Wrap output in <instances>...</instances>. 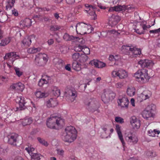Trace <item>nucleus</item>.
<instances>
[{
	"instance_id": "423d86ee",
	"label": "nucleus",
	"mask_w": 160,
	"mask_h": 160,
	"mask_svg": "<svg viewBox=\"0 0 160 160\" xmlns=\"http://www.w3.org/2000/svg\"><path fill=\"white\" fill-rule=\"evenodd\" d=\"M122 49L125 52L132 54V57H136L138 55H140L141 53V49L138 48L136 47L123 45L122 47Z\"/></svg>"
},
{
	"instance_id": "052dcab7",
	"label": "nucleus",
	"mask_w": 160,
	"mask_h": 160,
	"mask_svg": "<svg viewBox=\"0 0 160 160\" xmlns=\"http://www.w3.org/2000/svg\"><path fill=\"white\" fill-rule=\"evenodd\" d=\"M65 69L68 71H71V67L70 64H67L65 67Z\"/></svg>"
},
{
	"instance_id": "de8ad7c7",
	"label": "nucleus",
	"mask_w": 160,
	"mask_h": 160,
	"mask_svg": "<svg viewBox=\"0 0 160 160\" xmlns=\"http://www.w3.org/2000/svg\"><path fill=\"white\" fill-rule=\"evenodd\" d=\"M40 57L41 58H42L45 62H47L48 60V57L46 54L44 53H39Z\"/></svg>"
},
{
	"instance_id": "9b49d317",
	"label": "nucleus",
	"mask_w": 160,
	"mask_h": 160,
	"mask_svg": "<svg viewBox=\"0 0 160 160\" xmlns=\"http://www.w3.org/2000/svg\"><path fill=\"white\" fill-rule=\"evenodd\" d=\"M36 36L32 34L24 38L21 42V47L23 48L29 47L31 44L32 41L35 40Z\"/></svg>"
},
{
	"instance_id": "09e8293b",
	"label": "nucleus",
	"mask_w": 160,
	"mask_h": 160,
	"mask_svg": "<svg viewBox=\"0 0 160 160\" xmlns=\"http://www.w3.org/2000/svg\"><path fill=\"white\" fill-rule=\"evenodd\" d=\"M115 120L116 122L121 124L123 123L124 122L123 119L119 117H116L115 118Z\"/></svg>"
},
{
	"instance_id": "b1692460",
	"label": "nucleus",
	"mask_w": 160,
	"mask_h": 160,
	"mask_svg": "<svg viewBox=\"0 0 160 160\" xmlns=\"http://www.w3.org/2000/svg\"><path fill=\"white\" fill-rule=\"evenodd\" d=\"M118 104L122 108H128L129 103V100L126 97H123L119 99L118 101Z\"/></svg>"
},
{
	"instance_id": "bb28decb",
	"label": "nucleus",
	"mask_w": 160,
	"mask_h": 160,
	"mask_svg": "<svg viewBox=\"0 0 160 160\" xmlns=\"http://www.w3.org/2000/svg\"><path fill=\"white\" fill-rule=\"evenodd\" d=\"M10 88L14 90L22 92L24 88V85L21 82L14 83L11 86Z\"/></svg>"
},
{
	"instance_id": "412c9836",
	"label": "nucleus",
	"mask_w": 160,
	"mask_h": 160,
	"mask_svg": "<svg viewBox=\"0 0 160 160\" xmlns=\"http://www.w3.org/2000/svg\"><path fill=\"white\" fill-rule=\"evenodd\" d=\"M51 78V77L47 75H42L41 78L38 82V85L40 87H42L44 85L48 84Z\"/></svg>"
},
{
	"instance_id": "aec40b11",
	"label": "nucleus",
	"mask_w": 160,
	"mask_h": 160,
	"mask_svg": "<svg viewBox=\"0 0 160 160\" xmlns=\"http://www.w3.org/2000/svg\"><path fill=\"white\" fill-rule=\"evenodd\" d=\"M106 95H107L108 97L106 98H105V94H103L102 95V98L104 101V103H107L109 102L111 100H112L115 98L116 94L112 91L108 90V92H107Z\"/></svg>"
},
{
	"instance_id": "6e6552de",
	"label": "nucleus",
	"mask_w": 160,
	"mask_h": 160,
	"mask_svg": "<svg viewBox=\"0 0 160 160\" xmlns=\"http://www.w3.org/2000/svg\"><path fill=\"white\" fill-rule=\"evenodd\" d=\"M125 139L128 143L130 145L136 144L138 141L137 137L130 132L126 133Z\"/></svg>"
},
{
	"instance_id": "a211bd4d",
	"label": "nucleus",
	"mask_w": 160,
	"mask_h": 160,
	"mask_svg": "<svg viewBox=\"0 0 160 160\" xmlns=\"http://www.w3.org/2000/svg\"><path fill=\"white\" fill-rule=\"evenodd\" d=\"M121 127L118 124H116L115 126V129L117 133L118 138L121 141L122 147L125 149V143L123 139V137L121 131Z\"/></svg>"
},
{
	"instance_id": "0e129e2a",
	"label": "nucleus",
	"mask_w": 160,
	"mask_h": 160,
	"mask_svg": "<svg viewBox=\"0 0 160 160\" xmlns=\"http://www.w3.org/2000/svg\"><path fill=\"white\" fill-rule=\"evenodd\" d=\"M123 86L121 82L117 83L116 85L115 86L117 88H121Z\"/></svg>"
},
{
	"instance_id": "a878e982",
	"label": "nucleus",
	"mask_w": 160,
	"mask_h": 160,
	"mask_svg": "<svg viewBox=\"0 0 160 160\" xmlns=\"http://www.w3.org/2000/svg\"><path fill=\"white\" fill-rule=\"evenodd\" d=\"M85 6L87 8L86 11L90 16H93V19L95 20L96 18L97 15L92 6L87 4L85 5Z\"/></svg>"
},
{
	"instance_id": "6e6d98bb",
	"label": "nucleus",
	"mask_w": 160,
	"mask_h": 160,
	"mask_svg": "<svg viewBox=\"0 0 160 160\" xmlns=\"http://www.w3.org/2000/svg\"><path fill=\"white\" fill-rule=\"evenodd\" d=\"M36 17L38 18V20L40 21H42V18L45 21H48V18L46 17H42V16H38V15L36 16Z\"/></svg>"
},
{
	"instance_id": "69168bd1",
	"label": "nucleus",
	"mask_w": 160,
	"mask_h": 160,
	"mask_svg": "<svg viewBox=\"0 0 160 160\" xmlns=\"http://www.w3.org/2000/svg\"><path fill=\"white\" fill-rule=\"evenodd\" d=\"M119 1V0H109L108 1L109 3H112L113 4H115L118 2Z\"/></svg>"
},
{
	"instance_id": "f03ea898",
	"label": "nucleus",
	"mask_w": 160,
	"mask_h": 160,
	"mask_svg": "<svg viewBox=\"0 0 160 160\" xmlns=\"http://www.w3.org/2000/svg\"><path fill=\"white\" fill-rule=\"evenodd\" d=\"M77 132L74 127L72 126L67 127L62 136V139L66 142H73L77 137Z\"/></svg>"
},
{
	"instance_id": "13d9d810",
	"label": "nucleus",
	"mask_w": 160,
	"mask_h": 160,
	"mask_svg": "<svg viewBox=\"0 0 160 160\" xmlns=\"http://www.w3.org/2000/svg\"><path fill=\"white\" fill-rule=\"evenodd\" d=\"M66 3L68 5L73 4L75 2V0H65Z\"/></svg>"
},
{
	"instance_id": "5fc2aeb1",
	"label": "nucleus",
	"mask_w": 160,
	"mask_h": 160,
	"mask_svg": "<svg viewBox=\"0 0 160 160\" xmlns=\"http://www.w3.org/2000/svg\"><path fill=\"white\" fill-rule=\"evenodd\" d=\"M108 92V89H104L103 91V92L102 93L101 95V98L102 99V101L104 102V101L103 100V98H102V95L103 94H105V98H107L108 97V96H107V95H106V93H107L106 92Z\"/></svg>"
},
{
	"instance_id": "4be33fe9",
	"label": "nucleus",
	"mask_w": 160,
	"mask_h": 160,
	"mask_svg": "<svg viewBox=\"0 0 160 160\" xmlns=\"http://www.w3.org/2000/svg\"><path fill=\"white\" fill-rule=\"evenodd\" d=\"M18 135L16 133H12L8 136V142L11 145L15 146L16 145L17 141Z\"/></svg>"
},
{
	"instance_id": "c85d7f7f",
	"label": "nucleus",
	"mask_w": 160,
	"mask_h": 160,
	"mask_svg": "<svg viewBox=\"0 0 160 160\" xmlns=\"http://www.w3.org/2000/svg\"><path fill=\"white\" fill-rule=\"evenodd\" d=\"M81 64L79 62H74L72 64V68L76 71H79L81 69Z\"/></svg>"
},
{
	"instance_id": "c9c22d12",
	"label": "nucleus",
	"mask_w": 160,
	"mask_h": 160,
	"mask_svg": "<svg viewBox=\"0 0 160 160\" xmlns=\"http://www.w3.org/2000/svg\"><path fill=\"white\" fill-rule=\"evenodd\" d=\"M35 95L38 98H42L47 97L48 96V94L46 93L40 91H37L35 93Z\"/></svg>"
},
{
	"instance_id": "5701e85b",
	"label": "nucleus",
	"mask_w": 160,
	"mask_h": 160,
	"mask_svg": "<svg viewBox=\"0 0 160 160\" xmlns=\"http://www.w3.org/2000/svg\"><path fill=\"white\" fill-rule=\"evenodd\" d=\"M150 27V25L147 26L145 24L142 22L140 24V28H136L135 30V32L139 34H144L145 30H147Z\"/></svg>"
},
{
	"instance_id": "c03bdc74",
	"label": "nucleus",
	"mask_w": 160,
	"mask_h": 160,
	"mask_svg": "<svg viewBox=\"0 0 160 160\" xmlns=\"http://www.w3.org/2000/svg\"><path fill=\"white\" fill-rule=\"evenodd\" d=\"M41 59V58L40 57V53H38L35 59L34 62L35 63L38 65L40 66V60Z\"/></svg>"
},
{
	"instance_id": "6ab92c4d",
	"label": "nucleus",
	"mask_w": 160,
	"mask_h": 160,
	"mask_svg": "<svg viewBox=\"0 0 160 160\" xmlns=\"http://www.w3.org/2000/svg\"><path fill=\"white\" fill-rule=\"evenodd\" d=\"M19 56L16 54V52H12L6 53L4 57L3 58L4 60H8L12 58L11 62L13 64L14 61L16 59L19 58Z\"/></svg>"
},
{
	"instance_id": "1a4fd4ad",
	"label": "nucleus",
	"mask_w": 160,
	"mask_h": 160,
	"mask_svg": "<svg viewBox=\"0 0 160 160\" xmlns=\"http://www.w3.org/2000/svg\"><path fill=\"white\" fill-rule=\"evenodd\" d=\"M111 76L113 78L118 77L119 79H123L128 77V72L124 70L121 69L118 70H114L111 72Z\"/></svg>"
},
{
	"instance_id": "2eb2a0df",
	"label": "nucleus",
	"mask_w": 160,
	"mask_h": 160,
	"mask_svg": "<svg viewBox=\"0 0 160 160\" xmlns=\"http://www.w3.org/2000/svg\"><path fill=\"white\" fill-rule=\"evenodd\" d=\"M151 92L149 90H146L143 91L139 94L137 97L138 102H141L150 98L151 95Z\"/></svg>"
},
{
	"instance_id": "393cba45",
	"label": "nucleus",
	"mask_w": 160,
	"mask_h": 160,
	"mask_svg": "<svg viewBox=\"0 0 160 160\" xmlns=\"http://www.w3.org/2000/svg\"><path fill=\"white\" fill-rule=\"evenodd\" d=\"M58 102L56 98H50L46 102V104L48 108H53L57 106Z\"/></svg>"
},
{
	"instance_id": "e2e57ef3",
	"label": "nucleus",
	"mask_w": 160,
	"mask_h": 160,
	"mask_svg": "<svg viewBox=\"0 0 160 160\" xmlns=\"http://www.w3.org/2000/svg\"><path fill=\"white\" fill-rule=\"evenodd\" d=\"M2 26L0 25V39L3 38V31L2 30Z\"/></svg>"
},
{
	"instance_id": "9d476101",
	"label": "nucleus",
	"mask_w": 160,
	"mask_h": 160,
	"mask_svg": "<svg viewBox=\"0 0 160 160\" xmlns=\"http://www.w3.org/2000/svg\"><path fill=\"white\" fill-rule=\"evenodd\" d=\"M25 150L31 156V160H40L42 155L39 154L34 153L33 152L35 150L32 146H28L25 148Z\"/></svg>"
},
{
	"instance_id": "3c124183",
	"label": "nucleus",
	"mask_w": 160,
	"mask_h": 160,
	"mask_svg": "<svg viewBox=\"0 0 160 160\" xmlns=\"http://www.w3.org/2000/svg\"><path fill=\"white\" fill-rule=\"evenodd\" d=\"M106 64L105 63L98 61L97 66V68H102L105 67Z\"/></svg>"
},
{
	"instance_id": "f704fd0d",
	"label": "nucleus",
	"mask_w": 160,
	"mask_h": 160,
	"mask_svg": "<svg viewBox=\"0 0 160 160\" xmlns=\"http://www.w3.org/2000/svg\"><path fill=\"white\" fill-rule=\"evenodd\" d=\"M160 131L159 130H157L156 129L152 130H150L148 131V135L151 137H155L157 136L156 135H158L160 133Z\"/></svg>"
},
{
	"instance_id": "f8f14e48",
	"label": "nucleus",
	"mask_w": 160,
	"mask_h": 160,
	"mask_svg": "<svg viewBox=\"0 0 160 160\" xmlns=\"http://www.w3.org/2000/svg\"><path fill=\"white\" fill-rule=\"evenodd\" d=\"M72 58L73 60L75 62H84L87 61L88 57L85 55L80 54L79 53L76 52L72 55Z\"/></svg>"
},
{
	"instance_id": "7c9ffc66",
	"label": "nucleus",
	"mask_w": 160,
	"mask_h": 160,
	"mask_svg": "<svg viewBox=\"0 0 160 160\" xmlns=\"http://www.w3.org/2000/svg\"><path fill=\"white\" fill-rule=\"evenodd\" d=\"M123 6L118 5L113 7H111L109 9V11L110 12L112 11H123Z\"/></svg>"
},
{
	"instance_id": "603ef678",
	"label": "nucleus",
	"mask_w": 160,
	"mask_h": 160,
	"mask_svg": "<svg viewBox=\"0 0 160 160\" xmlns=\"http://www.w3.org/2000/svg\"><path fill=\"white\" fill-rule=\"evenodd\" d=\"M98 61L97 60H93L91 61L89 63L91 64L92 66H94L97 68Z\"/></svg>"
},
{
	"instance_id": "864d4df0",
	"label": "nucleus",
	"mask_w": 160,
	"mask_h": 160,
	"mask_svg": "<svg viewBox=\"0 0 160 160\" xmlns=\"http://www.w3.org/2000/svg\"><path fill=\"white\" fill-rule=\"evenodd\" d=\"M123 9L124 11H125L126 10L128 11L129 10H132L133 9V8H132L130 5H123Z\"/></svg>"
},
{
	"instance_id": "7ed1b4c3",
	"label": "nucleus",
	"mask_w": 160,
	"mask_h": 160,
	"mask_svg": "<svg viewBox=\"0 0 160 160\" xmlns=\"http://www.w3.org/2000/svg\"><path fill=\"white\" fill-rule=\"evenodd\" d=\"M148 72V70L146 69H139L134 74V77L137 82L142 84L145 83L147 82L150 78Z\"/></svg>"
},
{
	"instance_id": "ea45409f",
	"label": "nucleus",
	"mask_w": 160,
	"mask_h": 160,
	"mask_svg": "<svg viewBox=\"0 0 160 160\" xmlns=\"http://www.w3.org/2000/svg\"><path fill=\"white\" fill-rule=\"evenodd\" d=\"M10 41V38L8 37L5 38L1 41V42L0 43V46H5L8 44Z\"/></svg>"
},
{
	"instance_id": "473e14b6",
	"label": "nucleus",
	"mask_w": 160,
	"mask_h": 160,
	"mask_svg": "<svg viewBox=\"0 0 160 160\" xmlns=\"http://www.w3.org/2000/svg\"><path fill=\"white\" fill-rule=\"evenodd\" d=\"M32 122L31 118H26L22 120V123L23 126H25L31 124Z\"/></svg>"
},
{
	"instance_id": "79ce46f5",
	"label": "nucleus",
	"mask_w": 160,
	"mask_h": 160,
	"mask_svg": "<svg viewBox=\"0 0 160 160\" xmlns=\"http://www.w3.org/2000/svg\"><path fill=\"white\" fill-rule=\"evenodd\" d=\"M14 69L15 71L16 75L19 77H20L23 74V72L21 70L20 68L16 67L14 68Z\"/></svg>"
},
{
	"instance_id": "4c0bfd02",
	"label": "nucleus",
	"mask_w": 160,
	"mask_h": 160,
	"mask_svg": "<svg viewBox=\"0 0 160 160\" xmlns=\"http://www.w3.org/2000/svg\"><path fill=\"white\" fill-rule=\"evenodd\" d=\"M76 38V37H73L72 35L70 36L67 33L64 34L63 36V38L66 41H71Z\"/></svg>"
},
{
	"instance_id": "72a5a7b5",
	"label": "nucleus",
	"mask_w": 160,
	"mask_h": 160,
	"mask_svg": "<svg viewBox=\"0 0 160 160\" xmlns=\"http://www.w3.org/2000/svg\"><path fill=\"white\" fill-rule=\"evenodd\" d=\"M16 0H7V4L6 6V10H10L13 7Z\"/></svg>"
},
{
	"instance_id": "8fccbe9b",
	"label": "nucleus",
	"mask_w": 160,
	"mask_h": 160,
	"mask_svg": "<svg viewBox=\"0 0 160 160\" xmlns=\"http://www.w3.org/2000/svg\"><path fill=\"white\" fill-rule=\"evenodd\" d=\"M38 141L41 143H42V144L44 145V146H47L48 145V143L46 141H45L44 140L40 138H38Z\"/></svg>"
},
{
	"instance_id": "dca6fc26",
	"label": "nucleus",
	"mask_w": 160,
	"mask_h": 160,
	"mask_svg": "<svg viewBox=\"0 0 160 160\" xmlns=\"http://www.w3.org/2000/svg\"><path fill=\"white\" fill-rule=\"evenodd\" d=\"M138 64L142 68L147 67L149 68H151L154 64L152 60L148 59L141 60L138 62Z\"/></svg>"
},
{
	"instance_id": "49530a36",
	"label": "nucleus",
	"mask_w": 160,
	"mask_h": 160,
	"mask_svg": "<svg viewBox=\"0 0 160 160\" xmlns=\"http://www.w3.org/2000/svg\"><path fill=\"white\" fill-rule=\"evenodd\" d=\"M84 53L83 55H89L90 53V50L89 48L87 47H83L82 51Z\"/></svg>"
},
{
	"instance_id": "4d7b16f0",
	"label": "nucleus",
	"mask_w": 160,
	"mask_h": 160,
	"mask_svg": "<svg viewBox=\"0 0 160 160\" xmlns=\"http://www.w3.org/2000/svg\"><path fill=\"white\" fill-rule=\"evenodd\" d=\"M57 153L58 155L63 156L64 155V151L62 149H57Z\"/></svg>"
},
{
	"instance_id": "4468645a",
	"label": "nucleus",
	"mask_w": 160,
	"mask_h": 160,
	"mask_svg": "<svg viewBox=\"0 0 160 160\" xmlns=\"http://www.w3.org/2000/svg\"><path fill=\"white\" fill-rule=\"evenodd\" d=\"M86 104L92 108L93 110L90 109V110L92 112L97 111L99 107V104L94 99L89 100L87 102H86Z\"/></svg>"
},
{
	"instance_id": "774afa93",
	"label": "nucleus",
	"mask_w": 160,
	"mask_h": 160,
	"mask_svg": "<svg viewBox=\"0 0 160 160\" xmlns=\"http://www.w3.org/2000/svg\"><path fill=\"white\" fill-rule=\"evenodd\" d=\"M48 45H52L54 43V41L53 39H51L48 40Z\"/></svg>"
},
{
	"instance_id": "39448f33",
	"label": "nucleus",
	"mask_w": 160,
	"mask_h": 160,
	"mask_svg": "<svg viewBox=\"0 0 160 160\" xmlns=\"http://www.w3.org/2000/svg\"><path fill=\"white\" fill-rule=\"evenodd\" d=\"M76 30L78 34L83 35L91 33L93 30L91 26L83 22L78 23L76 26Z\"/></svg>"
},
{
	"instance_id": "a18cd8bd",
	"label": "nucleus",
	"mask_w": 160,
	"mask_h": 160,
	"mask_svg": "<svg viewBox=\"0 0 160 160\" xmlns=\"http://www.w3.org/2000/svg\"><path fill=\"white\" fill-rule=\"evenodd\" d=\"M83 47L79 44L76 45L74 48V50L76 52L82 51L83 50Z\"/></svg>"
},
{
	"instance_id": "e433bc0d",
	"label": "nucleus",
	"mask_w": 160,
	"mask_h": 160,
	"mask_svg": "<svg viewBox=\"0 0 160 160\" xmlns=\"http://www.w3.org/2000/svg\"><path fill=\"white\" fill-rule=\"evenodd\" d=\"M41 50V48L39 47L38 48H31L28 49L27 52L29 53H34L38 52H40Z\"/></svg>"
},
{
	"instance_id": "20e7f679",
	"label": "nucleus",
	"mask_w": 160,
	"mask_h": 160,
	"mask_svg": "<svg viewBox=\"0 0 160 160\" xmlns=\"http://www.w3.org/2000/svg\"><path fill=\"white\" fill-rule=\"evenodd\" d=\"M156 106L154 104L148 105L142 111V117L145 119L150 120L153 119L155 117V112Z\"/></svg>"
},
{
	"instance_id": "58836bf2",
	"label": "nucleus",
	"mask_w": 160,
	"mask_h": 160,
	"mask_svg": "<svg viewBox=\"0 0 160 160\" xmlns=\"http://www.w3.org/2000/svg\"><path fill=\"white\" fill-rule=\"evenodd\" d=\"M23 24L24 27H29L32 24L31 20L29 18H26L23 22Z\"/></svg>"
},
{
	"instance_id": "338daca9",
	"label": "nucleus",
	"mask_w": 160,
	"mask_h": 160,
	"mask_svg": "<svg viewBox=\"0 0 160 160\" xmlns=\"http://www.w3.org/2000/svg\"><path fill=\"white\" fill-rule=\"evenodd\" d=\"M58 63L60 67H62L63 65V61L61 59H59L58 60Z\"/></svg>"
},
{
	"instance_id": "680f3d73",
	"label": "nucleus",
	"mask_w": 160,
	"mask_h": 160,
	"mask_svg": "<svg viewBox=\"0 0 160 160\" xmlns=\"http://www.w3.org/2000/svg\"><path fill=\"white\" fill-rule=\"evenodd\" d=\"M12 14L15 16H17L18 15L17 10L15 9L12 10Z\"/></svg>"
},
{
	"instance_id": "bf43d9fd",
	"label": "nucleus",
	"mask_w": 160,
	"mask_h": 160,
	"mask_svg": "<svg viewBox=\"0 0 160 160\" xmlns=\"http://www.w3.org/2000/svg\"><path fill=\"white\" fill-rule=\"evenodd\" d=\"M37 9L38 10V11L39 12H41L42 11H49V9L47 8H36V9Z\"/></svg>"
},
{
	"instance_id": "f3484780",
	"label": "nucleus",
	"mask_w": 160,
	"mask_h": 160,
	"mask_svg": "<svg viewBox=\"0 0 160 160\" xmlns=\"http://www.w3.org/2000/svg\"><path fill=\"white\" fill-rule=\"evenodd\" d=\"M130 123L134 129H138L140 126V121L135 116H132L130 118Z\"/></svg>"
},
{
	"instance_id": "cd10ccee",
	"label": "nucleus",
	"mask_w": 160,
	"mask_h": 160,
	"mask_svg": "<svg viewBox=\"0 0 160 160\" xmlns=\"http://www.w3.org/2000/svg\"><path fill=\"white\" fill-rule=\"evenodd\" d=\"M120 17L119 16L113 15L110 18L109 21L112 25H115L120 21Z\"/></svg>"
},
{
	"instance_id": "2f4dec72",
	"label": "nucleus",
	"mask_w": 160,
	"mask_h": 160,
	"mask_svg": "<svg viewBox=\"0 0 160 160\" xmlns=\"http://www.w3.org/2000/svg\"><path fill=\"white\" fill-rule=\"evenodd\" d=\"M52 92L56 97H58L60 95V91L57 87L53 86L52 87Z\"/></svg>"
},
{
	"instance_id": "c756f323",
	"label": "nucleus",
	"mask_w": 160,
	"mask_h": 160,
	"mask_svg": "<svg viewBox=\"0 0 160 160\" xmlns=\"http://www.w3.org/2000/svg\"><path fill=\"white\" fill-rule=\"evenodd\" d=\"M127 92L128 95L130 97L132 96L135 95L136 93V89L134 87H130L128 88Z\"/></svg>"
},
{
	"instance_id": "0eeeda50",
	"label": "nucleus",
	"mask_w": 160,
	"mask_h": 160,
	"mask_svg": "<svg viewBox=\"0 0 160 160\" xmlns=\"http://www.w3.org/2000/svg\"><path fill=\"white\" fill-rule=\"evenodd\" d=\"M66 100L69 102H72L76 99L78 92L74 89L66 90L65 92Z\"/></svg>"
},
{
	"instance_id": "37998d69",
	"label": "nucleus",
	"mask_w": 160,
	"mask_h": 160,
	"mask_svg": "<svg viewBox=\"0 0 160 160\" xmlns=\"http://www.w3.org/2000/svg\"><path fill=\"white\" fill-rule=\"evenodd\" d=\"M61 28L60 26L51 25L50 26V30L51 31H56L59 30Z\"/></svg>"
},
{
	"instance_id": "f257e3e1",
	"label": "nucleus",
	"mask_w": 160,
	"mask_h": 160,
	"mask_svg": "<svg viewBox=\"0 0 160 160\" xmlns=\"http://www.w3.org/2000/svg\"><path fill=\"white\" fill-rule=\"evenodd\" d=\"M64 124V120L57 117L55 114L51 115L47 121V125L50 128L58 129Z\"/></svg>"
},
{
	"instance_id": "ddd939ff",
	"label": "nucleus",
	"mask_w": 160,
	"mask_h": 160,
	"mask_svg": "<svg viewBox=\"0 0 160 160\" xmlns=\"http://www.w3.org/2000/svg\"><path fill=\"white\" fill-rule=\"evenodd\" d=\"M17 102H18L19 107L14 108L13 110L14 111H17L19 110H22L25 109V104L26 103L24 98L21 96L17 97L16 99Z\"/></svg>"
},
{
	"instance_id": "a19ab883",
	"label": "nucleus",
	"mask_w": 160,
	"mask_h": 160,
	"mask_svg": "<svg viewBox=\"0 0 160 160\" xmlns=\"http://www.w3.org/2000/svg\"><path fill=\"white\" fill-rule=\"evenodd\" d=\"M120 58V56L118 55H115V56L111 55L109 58V60L112 61H118Z\"/></svg>"
}]
</instances>
